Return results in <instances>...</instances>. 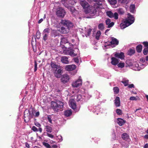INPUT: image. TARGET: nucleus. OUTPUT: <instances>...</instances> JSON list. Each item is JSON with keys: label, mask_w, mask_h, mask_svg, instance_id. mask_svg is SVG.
Returning <instances> with one entry per match:
<instances>
[{"label": "nucleus", "mask_w": 148, "mask_h": 148, "mask_svg": "<svg viewBox=\"0 0 148 148\" xmlns=\"http://www.w3.org/2000/svg\"><path fill=\"white\" fill-rule=\"evenodd\" d=\"M73 24L70 21L62 19L58 25H56L58 30L62 34H67L70 31V29L73 27Z\"/></svg>", "instance_id": "1"}, {"label": "nucleus", "mask_w": 148, "mask_h": 148, "mask_svg": "<svg viewBox=\"0 0 148 148\" xmlns=\"http://www.w3.org/2000/svg\"><path fill=\"white\" fill-rule=\"evenodd\" d=\"M79 3L84 9L85 14L88 15L87 16V18H93L97 12L96 9L92 6H90L85 0H79Z\"/></svg>", "instance_id": "2"}, {"label": "nucleus", "mask_w": 148, "mask_h": 148, "mask_svg": "<svg viewBox=\"0 0 148 148\" xmlns=\"http://www.w3.org/2000/svg\"><path fill=\"white\" fill-rule=\"evenodd\" d=\"M35 110L32 108H30L29 110L26 109L24 112V120L25 123H28L31 119L32 118Z\"/></svg>", "instance_id": "3"}, {"label": "nucleus", "mask_w": 148, "mask_h": 148, "mask_svg": "<svg viewBox=\"0 0 148 148\" xmlns=\"http://www.w3.org/2000/svg\"><path fill=\"white\" fill-rule=\"evenodd\" d=\"M111 41H108L105 42L104 45L103 46V49L109 48L110 45L113 47H114L119 44V41L118 39L113 37H111Z\"/></svg>", "instance_id": "4"}, {"label": "nucleus", "mask_w": 148, "mask_h": 148, "mask_svg": "<svg viewBox=\"0 0 148 148\" xmlns=\"http://www.w3.org/2000/svg\"><path fill=\"white\" fill-rule=\"evenodd\" d=\"M63 103L60 101H57V102L54 101L51 102V106L52 108L55 111L58 112L63 107Z\"/></svg>", "instance_id": "5"}, {"label": "nucleus", "mask_w": 148, "mask_h": 148, "mask_svg": "<svg viewBox=\"0 0 148 148\" xmlns=\"http://www.w3.org/2000/svg\"><path fill=\"white\" fill-rule=\"evenodd\" d=\"M146 59L144 58H141L140 59L139 64H137L136 65V66L137 67L136 70L138 71L140 70L141 69L144 68L146 66L148 63L145 62Z\"/></svg>", "instance_id": "6"}, {"label": "nucleus", "mask_w": 148, "mask_h": 148, "mask_svg": "<svg viewBox=\"0 0 148 148\" xmlns=\"http://www.w3.org/2000/svg\"><path fill=\"white\" fill-rule=\"evenodd\" d=\"M61 3L67 8L70 7L71 5H73L76 3L74 0H62Z\"/></svg>", "instance_id": "7"}, {"label": "nucleus", "mask_w": 148, "mask_h": 148, "mask_svg": "<svg viewBox=\"0 0 148 148\" xmlns=\"http://www.w3.org/2000/svg\"><path fill=\"white\" fill-rule=\"evenodd\" d=\"M50 32V29L49 28L45 29L42 33V39L44 42H45L49 38V33Z\"/></svg>", "instance_id": "8"}, {"label": "nucleus", "mask_w": 148, "mask_h": 148, "mask_svg": "<svg viewBox=\"0 0 148 148\" xmlns=\"http://www.w3.org/2000/svg\"><path fill=\"white\" fill-rule=\"evenodd\" d=\"M69 103L70 107H71L74 111L77 112L79 110V109L77 107L76 104L74 99H70L69 101Z\"/></svg>", "instance_id": "9"}, {"label": "nucleus", "mask_w": 148, "mask_h": 148, "mask_svg": "<svg viewBox=\"0 0 148 148\" xmlns=\"http://www.w3.org/2000/svg\"><path fill=\"white\" fill-rule=\"evenodd\" d=\"M66 13L65 10L62 8H59L56 12V14L58 17L63 18Z\"/></svg>", "instance_id": "10"}, {"label": "nucleus", "mask_w": 148, "mask_h": 148, "mask_svg": "<svg viewBox=\"0 0 148 148\" xmlns=\"http://www.w3.org/2000/svg\"><path fill=\"white\" fill-rule=\"evenodd\" d=\"M106 14L110 18H114L115 20H117L118 18V14L116 12L113 13L111 11H109L106 12Z\"/></svg>", "instance_id": "11"}, {"label": "nucleus", "mask_w": 148, "mask_h": 148, "mask_svg": "<svg viewBox=\"0 0 148 148\" xmlns=\"http://www.w3.org/2000/svg\"><path fill=\"white\" fill-rule=\"evenodd\" d=\"M134 21L135 18L134 16L132 15L130 13L128 14L127 17L125 20L128 24L131 23V25L134 23Z\"/></svg>", "instance_id": "12"}, {"label": "nucleus", "mask_w": 148, "mask_h": 148, "mask_svg": "<svg viewBox=\"0 0 148 148\" xmlns=\"http://www.w3.org/2000/svg\"><path fill=\"white\" fill-rule=\"evenodd\" d=\"M89 110L90 111L93 112L94 113L96 112V114H98V113L100 111L99 108V106H95L92 107L91 106H89L88 107Z\"/></svg>", "instance_id": "13"}, {"label": "nucleus", "mask_w": 148, "mask_h": 148, "mask_svg": "<svg viewBox=\"0 0 148 148\" xmlns=\"http://www.w3.org/2000/svg\"><path fill=\"white\" fill-rule=\"evenodd\" d=\"M69 77L67 74H64L61 76V81L63 84H66L69 81Z\"/></svg>", "instance_id": "14"}, {"label": "nucleus", "mask_w": 148, "mask_h": 148, "mask_svg": "<svg viewBox=\"0 0 148 148\" xmlns=\"http://www.w3.org/2000/svg\"><path fill=\"white\" fill-rule=\"evenodd\" d=\"M82 79H79L73 82L72 83V86L73 87H77L82 85Z\"/></svg>", "instance_id": "15"}, {"label": "nucleus", "mask_w": 148, "mask_h": 148, "mask_svg": "<svg viewBox=\"0 0 148 148\" xmlns=\"http://www.w3.org/2000/svg\"><path fill=\"white\" fill-rule=\"evenodd\" d=\"M105 23L106 25H107V28H110L112 27L114 25V22H111L110 19L108 18L105 21Z\"/></svg>", "instance_id": "16"}, {"label": "nucleus", "mask_w": 148, "mask_h": 148, "mask_svg": "<svg viewBox=\"0 0 148 148\" xmlns=\"http://www.w3.org/2000/svg\"><path fill=\"white\" fill-rule=\"evenodd\" d=\"M76 66L75 65L72 64L67 65L65 66V69L66 71H70L73 70L76 68Z\"/></svg>", "instance_id": "17"}, {"label": "nucleus", "mask_w": 148, "mask_h": 148, "mask_svg": "<svg viewBox=\"0 0 148 148\" xmlns=\"http://www.w3.org/2000/svg\"><path fill=\"white\" fill-rule=\"evenodd\" d=\"M115 57L122 59L124 58V53L122 52L120 53H116L114 55Z\"/></svg>", "instance_id": "18"}, {"label": "nucleus", "mask_w": 148, "mask_h": 148, "mask_svg": "<svg viewBox=\"0 0 148 148\" xmlns=\"http://www.w3.org/2000/svg\"><path fill=\"white\" fill-rule=\"evenodd\" d=\"M111 63L114 65H116L119 63V60L117 59L115 57H112L111 58Z\"/></svg>", "instance_id": "19"}, {"label": "nucleus", "mask_w": 148, "mask_h": 148, "mask_svg": "<svg viewBox=\"0 0 148 148\" xmlns=\"http://www.w3.org/2000/svg\"><path fill=\"white\" fill-rule=\"evenodd\" d=\"M62 71L61 69H58L54 73L55 76L57 78H60L61 76Z\"/></svg>", "instance_id": "20"}, {"label": "nucleus", "mask_w": 148, "mask_h": 148, "mask_svg": "<svg viewBox=\"0 0 148 148\" xmlns=\"http://www.w3.org/2000/svg\"><path fill=\"white\" fill-rule=\"evenodd\" d=\"M121 138L123 140L125 141H129L130 139L129 136L126 133L123 134L121 135Z\"/></svg>", "instance_id": "21"}, {"label": "nucleus", "mask_w": 148, "mask_h": 148, "mask_svg": "<svg viewBox=\"0 0 148 148\" xmlns=\"http://www.w3.org/2000/svg\"><path fill=\"white\" fill-rule=\"evenodd\" d=\"M125 121L121 118H118L117 119V122L120 126H122L125 123Z\"/></svg>", "instance_id": "22"}, {"label": "nucleus", "mask_w": 148, "mask_h": 148, "mask_svg": "<svg viewBox=\"0 0 148 148\" xmlns=\"http://www.w3.org/2000/svg\"><path fill=\"white\" fill-rule=\"evenodd\" d=\"M114 103L116 107H119L120 105V98L119 97H116L114 100Z\"/></svg>", "instance_id": "23"}, {"label": "nucleus", "mask_w": 148, "mask_h": 148, "mask_svg": "<svg viewBox=\"0 0 148 148\" xmlns=\"http://www.w3.org/2000/svg\"><path fill=\"white\" fill-rule=\"evenodd\" d=\"M68 58L66 56H63L61 58V60L62 63L65 64L69 63V61L68 60Z\"/></svg>", "instance_id": "24"}, {"label": "nucleus", "mask_w": 148, "mask_h": 148, "mask_svg": "<svg viewBox=\"0 0 148 148\" xmlns=\"http://www.w3.org/2000/svg\"><path fill=\"white\" fill-rule=\"evenodd\" d=\"M131 24H128L125 21H124L123 23H122L120 24V27L121 29H124L126 27H128Z\"/></svg>", "instance_id": "25"}, {"label": "nucleus", "mask_w": 148, "mask_h": 148, "mask_svg": "<svg viewBox=\"0 0 148 148\" xmlns=\"http://www.w3.org/2000/svg\"><path fill=\"white\" fill-rule=\"evenodd\" d=\"M130 10L131 12L134 13L135 12V5L134 4L131 5L130 6Z\"/></svg>", "instance_id": "26"}, {"label": "nucleus", "mask_w": 148, "mask_h": 148, "mask_svg": "<svg viewBox=\"0 0 148 148\" xmlns=\"http://www.w3.org/2000/svg\"><path fill=\"white\" fill-rule=\"evenodd\" d=\"M83 99V97L81 95L78 94L77 95L76 99L77 101H82Z\"/></svg>", "instance_id": "27"}, {"label": "nucleus", "mask_w": 148, "mask_h": 148, "mask_svg": "<svg viewBox=\"0 0 148 148\" xmlns=\"http://www.w3.org/2000/svg\"><path fill=\"white\" fill-rule=\"evenodd\" d=\"M59 33L56 30H53L51 32L52 36H53L54 37H55L59 36Z\"/></svg>", "instance_id": "28"}, {"label": "nucleus", "mask_w": 148, "mask_h": 148, "mask_svg": "<svg viewBox=\"0 0 148 148\" xmlns=\"http://www.w3.org/2000/svg\"><path fill=\"white\" fill-rule=\"evenodd\" d=\"M72 114V112L71 110H67L64 112V114L65 116H69Z\"/></svg>", "instance_id": "29"}, {"label": "nucleus", "mask_w": 148, "mask_h": 148, "mask_svg": "<svg viewBox=\"0 0 148 148\" xmlns=\"http://www.w3.org/2000/svg\"><path fill=\"white\" fill-rule=\"evenodd\" d=\"M68 42V40L66 38H65L63 37H62L61 38V41L60 44H65L67 43Z\"/></svg>", "instance_id": "30"}, {"label": "nucleus", "mask_w": 148, "mask_h": 148, "mask_svg": "<svg viewBox=\"0 0 148 148\" xmlns=\"http://www.w3.org/2000/svg\"><path fill=\"white\" fill-rule=\"evenodd\" d=\"M142 49V46L141 45H139L136 47V50L138 53L141 52Z\"/></svg>", "instance_id": "31"}, {"label": "nucleus", "mask_w": 148, "mask_h": 148, "mask_svg": "<svg viewBox=\"0 0 148 148\" xmlns=\"http://www.w3.org/2000/svg\"><path fill=\"white\" fill-rule=\"evenodd\" d=\"M128 80L126 79H123L121 82L123 83L125 86H127L128 85Z\"/></svg>", "instance_id": "32"}, {"label": "nucleus", "mask_w": 148, "mask_h": 148, "mask_svg": "<svg viewBox=\"0 0 148 148\" xmlns=\"http://www.w3.org/2000/svg\"><path fill=\"white\" fill-rule=\"evenodd\" d=\"M46 131L48 132L51 133L52 132V129L50 126L47 125L45 127Z\"/></svg>", "instance_id": "33"}, {"label": "nucleus", "mask_w": 148, "mask_h": 148, "mask_svg": "<svg viewBox=\"0 0 148 148\" xmlns=\"http://www.w3.org/2000/svg\"><path fill=\"white\" fill-rule=\"evenodd\" d=\"M110 4L112 5H115L117 3V0H107Z\"/></svg>", "instance_id": "34"}, {"label": "nucleus", "mask_w": 148, "mask_h": 148, "mask_svg": "<svg viewBox=\"0 0 148 148\" xmlns=\"http://www.w3.org/2000/svg\"><path fill=\"white\" fill-rule=\"evenodd\" d=\"M135 53L134 49H130L128 52V55L130 56H132Z\"/></svg>", "instance_id": "35"}, {"label": "nucleus", "mask_w": 148, "mask_h": 148, "mask_svg": "<svg viewBox=\"0 0 148 148\" xmlns=\"http://www.w3.org/2000/svg\"><path fill=\"white\" fill-rule=\"evenodd\" d=\"M98 28L101 30H103L104 28V25L103 23H99L98 25Z\"/></svg>", "instance_id": "36"}, {"label": "nucleus", "mask_w": 148, "mask_h": 148, "mask_svg": "<svg viewBox=\"0 0 148 148\" xmlns=\"http://www.w3.org/2000/svg\"><path fill=\"white\" fill-rule=\"evenodd\" d=\"M69 55L73 57L76 56V55H77V53H75L74 52V51L72 50L70 51L69 52Z\"/></svg>", "instance_id": "37"}, {"label": "nucleus", "mask_w": 148, "mask_h": 148, "mask_svg": "<svg viewBox=\"0 0 148 148\" xmlns=\"http://www.w3.org/2000/svg\"><path fill=\"white\" fill-rule=\"evenodd\" d=\"M51 67L53 68H58L59 66L53 62H51Z\"/></svg>", "instance_id": "38"}, {"label": "nucleus", "mask_w": 148, "mask_h": 148, "mask_svg": "<svg viewBox=\"0 0 148 148\" xmlns=\"http://www.w3.org/2000/svg\"><path fill=\"white\" fill-rule=\"evenodd\" d=\"M113 90L114 94H117L119 92V89L118 87H115L113 88Z\"/></svg>", "instance_id": "39"}, {"label": "nucleus", "mask_w": 148, "mask_h": 148, "mask_svg": "<svg viewBox=\"0 0 148 148\" xmlns=\"http://www.w3.org/2000/svg\"><path fill=\"white\" fill-rule=\"evenodd\" d=\"M101 34V33L100 31H99L97 32L95 36V38L96 39L99 40Z\"/></svg>", "instance_id": "40"}, {"label": "nucleus", "mask_w": 148, "mask_h": 148, "mask_svg": "<svg viewBox=\"0 0 148 148\" xmlns=\"http://www.w3.org/2000/svg\"><path fill=\"white\" fill-rule=\"evenodd\" d=\"M117 65L118 66L119 68H123L125 66V64L123 62H120L118 63Z\"/></svg>", "instance_id": "41"}, {"label": "nucleus", "mask_w": 148, "mask_h": 148, "mask_svg": "<svg viewBox=\"0 0 148 148\" xmlns=\"http://www.w3.org/2000/svg\"><path fill=\"white\" fill-rule=\"evenodd\" d=\"M80 59L79 57H77L76 58H74L73 60L74 62L77 64H78L79 62V59Z\"/></svg>", "instance_id": "42"}, {"label": "nucleus", "mask_w": 148, "mask_h": 148, "mask_svg": "<svg viewBox=\"0 0 148 148\" xmlns=\"http://www.w3.org/2000/svg\"><path fill=\"white\" fill-rule=\"evenodd\" d=\"M112 137L113 140H115L116 139L115 132V131L114 130H113V132L112 134Z\"/></svg>", "instance_id": "43"}, {"label": "nucleus", "mask_w": 148, "mask_h": 148, "mask_svg": "<svg viewBox=\"0 0 148 148\" xmlns=\"http://www.w3.org/2000/svg\"><path fill=\"white\" fill-rule=\"evenodd\" d=\"M148 53V48H145L143 51V54L145 55H147Z\"/></svg>", "instance_id": "44"}, {"label": "nucleus", "mask_w": 148, "mask_h": 148, "mask_svg": "<svg viewBox=\"0 0 148 148\" xmlns=\"http://www.w3.org/2000/svg\"><path fill=\"white\" fill-rule=\"evenodd\" d=\"M57 139L59 140V142H61L63 140L62 137L60 135H59L57 136Z\"/></svg>", "instance_id": "45"}, {"label": "nucleus", "mask_w": 148, "mask_h": 148, "mask_svg": "<svg viewBox=\"0 0 148 148\" xmlns=\"http://www.w3.org/2000/svg\"><path fill=\"white\" fill-rule=\"evenodd\" d=\"M43 145L47 148H50V145L48 143L46 142H43Z\"/></svg>", "instance_id": "46"}, {"label": "nucleus", "mask_w": 148, "mask_h": 148, "mask_svg": "<svg viewBox=\"0 0 148 148\" xmlns=\"http://www.w3.org/2000/svg\"><path fill=\"white\" fill-rule=\"evenodd\" d=\"M118 13L120 14H123L124 13V11L122 9H119L118 10Z\"/></svg>", "instance_id": "47"}, {"label": "nucleus", "mask_w": 148, "mask_h": 148, "mask_svg": "<svg viewBox=\"0 0 148 148\" xmlns=\"http://www.w3.org/2000/svg\"><path fill=\"white\" fill-rule=\"evenodd\" d=\"M116 112L118 115H121L122 114V111L120 109H117L116 110Z\"/></svg>", "instance_id": "48"}, {"label": "nucleus", "mask_w": 148, "mask_h": 148, "mask_svg": "<svg viewBox=\"0 0 148 148\" xmlns=\"http://www.w3.org/2000/svg\"><path fill=\"white\" fill-rule=\"evenodd\" d=\"M47 119H48V121H49V122L50 123H51V124H52V120H51V115H48L47 116Z\"/></svg>", "instance_id": "49"}, {"label": "nucleus", "mask_w": 148, "mask_h": 148, "mask_svg": "<svg viewBox=\"0 0 148 148\" xmlns=\"http://www.w3.org/2000/svg\"><path fill=\"white\" fill-rule=\"evenodd\" d=\"M31 130L34 132H37L38 131V129L35 126L32 127Z\"/></svg>", "instance_id": "50"}, {"label": "nucleus", "mask_w": 148, "mask_h": 148, "mask_svg": "<svg viewBox=\"0 0 148 148\" xmlns=\"http://www.w3.org/2000/svg\"><path fill=\"white\" fill-rule=\"evenodd\" d=\"M91 30L92 29H88V31L87 32V34L85 35L86 37H87L88 36H90V34Z\"/></svg>", "instance_id": "51"}, {"label": "nucleus", "mask_w": 148, "mask_h": 148, "mask_svg": "<svg viewBox=\"0 0 148 148\" xmlns=\"http://www.w3.org/2000/svg\"><path fill=\"white\" fill-rule=\"evenodd\" d=\"M143 43L145 48H148V42L147 41L144 42H143Z\"/></svg>", "instance_id": "52"}, {"label": "nucleus", "mask_w": 148, "mask_h": 148, "mask_svg": "<svg viewBox=\"0 0 148 148\" xmlns=\"http://www.w3.org/2000/svg\"><path fill=\"white\" fill-rule=\"evenodd\" d=\"M47 136L51 138H53L54 137V136L53 135L49 133H47Z\"/></svg>", "instance_id": "53"}, {"label": "nucleus", "mask_w": 148, "mask_h": 148, "mask_svg": "<svg viewBox=\"0 0 148 148\" xmlns=\"http://www.w3.org/2000/svg\"><path fill=\"white\" fill-rule=\"evenodd\" d=\"M137 99L135 97H130V100H136Z\"/></svg>", "instance_id": "54"}, {"label": "nucleus", "mask_w": 148, "mask_h": 148, "mask_svg": "<svg viewBox=\"0 0 148 148\" xmlns=\"http://www.w3.org/2000/svg\"><path fill=\"white\" fill-rule=\"evenodd\" d=\"M128 87L129 88H134V86L133 84H128Z\"/></svg>", "instance_id": "55"}, {"label": "nucleus", "mask_w": 148, "mask_h": 148, "mask_svg": "<svg viewBox=\"0 0 148 148\" xmlns=\"http://www.w3.org/2000/svg\"><path fill=\"white\" fill-rule=\"evenodd\" d=\"M37 64L36 62L35 63L34 71H36L37 70Z\"/></svg>", "instance_id": "56"}, {"label": "nucleus", "mask_w": 148, "mask_h": 148, "mask_svg": "<svg viewBox=\"0 0 148 148\" xmlns=\"http://www.w3.org/2000/svg\"><path fill=\"white\" fill-rule=\"evenodd\" d=\"M119 2L122 3H126L127 0H119Z\"/></svg>", "instance_id": "57"}, {"label": "nucleus", "mask_w": 148, "mask_h": 148, "mask_svg": "<svg viewBox=\"0 0 148 148\" xmlns=\"http://www.w3.org/2000/svg\"><path fill=\"white\" fill-rule=\"evenodd\" d=\"M35 125L36 126L38 127H40L41 126V125L38 122L35 123Z\"/></svg>", "instance_id": "58"}, {"label": "nucleus", "mask_w": 148, "mask_h": 148, "mask_svg": "<svg viewBox=\"0 0 148 148\" xmlns=\"http://www.w3.org/2000/svg\"><path fill=\"white\" fill-rule=\"evenodd\" d=\"M40 114L39 112V111H38L36 112L35 116V117H38Z\"/></svg>", "instance_id": "59"}, {"label": "nucleus", "mask_w": 148, "mask_h": 148, "mask_svg": "<svg viewBox=\"0 0 148 148\" xmlns=\"http://www.w3.org/2000/svg\"><path fill=\"white\" fill-rule=\"evenodd\" d=\"M43 20V18H41L40 19L38 22V23L40 24L41 23Z\"/></svg>", "instance_id": "60"}, {"label": "nucleus", "mask_w": 148, "mask_h": 148, "mask_svg": "<svg viewBox=\"0 0 148 148\" xmlns=\"http://www.w3.org/2000/svg\"><path fill=\"white\" fill-rule=\"evenodd\" d=\"M25 146L27 148H29V144L27 143H25Z\"/></svg>", "instance_id": "61"}, {"label": "nucleus", "mask_w": 148, "mask_h": 148, "mask_svg": "<svg viewBox=\"0 0 148 148\" xmlns=\"http://www.w3.org/2000/svg\"><path fill=\"white\" fill-rule=\"evenodd\" d=\"M144 148H148V144L146 143L144 146Z\"/></svg>", "instance_id": "62"}, {"label": "nucleus", "mask_w": 148, "mask_h": 148, "mask_svg": "<svg viewBox=\"0 0 148 148\" xmlns=\"http://www.w3.org/2000/svg\"><path fill=\"white\" fill-rule=\"evenodd\" d=\"M38 131H39L40 133L42 132V129L41 128H39L38 129Z\"/></svg>", "instance_id": "63"}, {"label": "nucleus", "mask_w": 148, "mask_h": 148, "mask_svg": "<svg viewBox=\"0 0 148 148\" xmlns=\"http://www.w3.org/2000/svg\"><path fill=\"white\" fill-rule=\"evenodd\" d=\"M144 138L145 139H148V134H146L145 136H144Z\"/></svg>", "instance_id": "64"}]
</instances>
